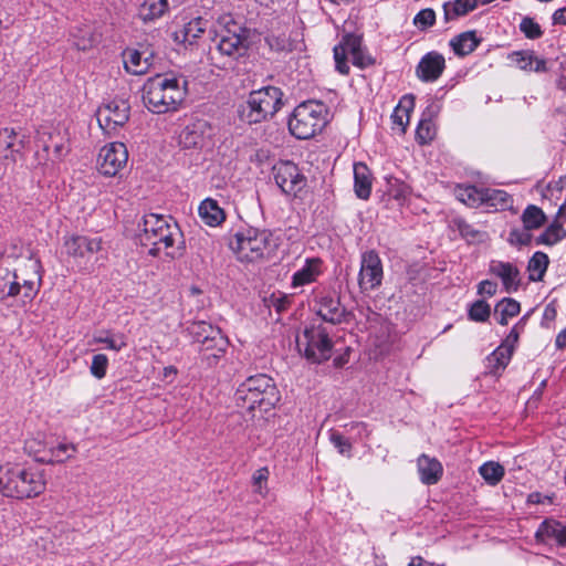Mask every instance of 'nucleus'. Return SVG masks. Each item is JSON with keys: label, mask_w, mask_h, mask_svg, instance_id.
<instances>
[{"label": "nucleus", "mask_w": 566, "mask_h": 566, "mask_svg": "<svg viewBox=\"0 0 566 566\" xmlns=\"http://www.w3.org/2000/svg\"><path fill=\"white\" fill-rule=\"evenodd\" d=\"M280 399V391L274 380L265 374L248 377L234 392L235 405L250 412L259 409L261 412L268 413Z\"/></svg>", "instance_id": "obj_1"}, {"label": "nucleus", "mask_w": 566, "mask_h": 566, "mask_svg": "<svg viewBox=\"0 0 566 566\" xmlns=\"http://www.w3.org/2000/svg\"><path fill=\"white\" fill-rule=\"evenodd\" d=\"M284 93L273 85L262 86L251 91L247 98L239 104V119L248 125L271 120L284 105Z\"/></svg>", "instance_id": "obj_2"}, {"label": "nucleus", "mask_w": 566, "mask_h": 566, "mask_svg": "<svg viewBox=\"0 0 566 566\" xmlns=\"http://www.w3.org/2000/svg\"><path fill=\"white\" fill-rule=\"evenodd\" d=\"M45 491L41 472L20 464L7 465L0 470V493L3 496L23 500L35 497Z\"/></svg>", "instance_id": "obj_3"}, {"label": "nucleus", "mask_w": 566, "mask_h": 566, "mask_svg": "<svg viewBox=\"0 0 566 566\" xmlns=\"http://www.w3.org/2000/svg\"><path fill=\"white\" fill-rule=\"evenodd\" d=\"M228 245L239 260L247 262H254L264 258L276 247L273 241V233L270 230L251 226L240 227L235 232L230 233Z\"/></svg>", "instance_id": "obj_4"}, {"label": "nucleus", "mask_w": 566, "mask_h": 566, "mask_svg": "<svg viewBox=\"0 0 566 566\" xmlns=\"http://www.w3.org/2000/svg\"><path fill=\"white\" fill-rule=\"evenodd\" d=\"M186 332L197 345V350L202 361L209 367L216 366L226 355L230 342L221 328L205 321H193Z\"/></svg>", "instance_id": "obj_5"}, {"label": "nucleus", "mask_w": 566, "mask_h": 566, "mask_svg": "<svg viewBox=\"0 0 566 566\" xmlns=\"http://www.w3.org/2000/svg\"><path fill=\"white\" fill-rule=\"evenodd\" d=\"M328 123V108L323 102L306 101L298 104L289 117L291 135L297 139H310L321 133Z\"/></svg>", "instance_id": "obj_6"}, {"label": "nucleus", "mask_w": 566, "mask_h": 566, "mask_svg": "<svg viewBox=\"0 0 566 566\" xmlns=\"http://www.w3.org/2000/svg\"><path fill=\"white\" fill-rule=\"evenodd\" d=\"M33 277L21 276L17 271L0 279V300H13L12 304L27 306L32 303L42 286V265L40 260L31 264Z\"/></svg>", "instance_id": "obj_7"}, {"label": "nucleus", "mask_w": 566, "mask_h": 566, "mask_svg": "<svg viewBox=\"0 0 566 566\" xmlns=\"http://www.w3.org/2000/svg\"><path fill=\"white\" fill-rule=\"evenodd\" d=\"M296 346L310 364L321 365L333 356L334 343L323 324L305 326L302 335L296 338Z\"/></svg>", "instance_id": "obj_8"}, {"label": "nucleus", "mask_w": 566, "mask_h": 566, "mask_svg": "<svg viewBox=\"0 0 566 566\" xmlns=\"http://www.w3.org/2000/svg\"><path fill=\"white\" fill-rule=\"evenodd\" d=\"M144 233L140 235L143 245H159L165 248L174 247L177 237L182 239L178 223L170 217L157 213L146 214L143 219Z\"/></svg>", "instance_id": "obj_9"}, {"label": "nucleus", "mask_w": 566, "mask_h": 566, "mask_svg": "<svg viewBox=\"0 0 566 566\" xmlns=\"http://www.w3.org/2000/svg\"><path fill=\"white\" fill-rule=\"evenodd\" d=\"M272 174L275 184L284 195L297 197L307 185V179L298 166L290 160L275 164Z\"/></svg>", "instance_id": "obj_10"}, {"label": "nucleus", "mask_w": 566, "mask_h": 566, "mask_svg": "<svg viewBox=\"0 0 566 566\" xmlns=\"http://www.w3.org/2000/svg\"><path fill=\"white\" fill-rule=\"evenodd\" d=\"M63 253L72 258L78 265L86 264L93 255L102 249V239L82 234L65 235L63 238Z\"/></svg>", "instance_id": "obj_11"}, {"label": "nucleus", "mask_w": 566, "mask_h": 566, "mask_svg": "<svg viewBox=\"0 0 566 566\" xmlns=\"http://www.w3.org/2000/svg\"><path fill=\"white\" fill-rule=\"evenodd\" d=\"M384 279L382 261L376 250H367L360 255L358 285L361 292L378 289Z\"/></svg>", "instance_id": "obj_12"}, {"label": "nucleus", "mask_w": 566, "mask_h": 566, "mask_svg": "<svg viewBox=\"0 0 566 566\" xmlns=\"http://www.w3.org/2000/svg\"><path fill=\"white\" fill-rule=\"evenodd\" d=\"M128 151L123 143L105 145L98 154V171L106 177H114L126 165Z\"/></svg>", "instance_id": "obj_13"}, {"label": "nucleus", "mask_w": 566, "mask_h": 566, "mask_svg": "<svg viewBox=\"0 0 566 566\" xmlns=\"http://www.w3.org/2000/svg\"><path fill=\"white\" fill-rule=\"evenodd\" d=\"M29 136L21 128L4 127L0 129V157L13 163L23 155Z\"/></svg>", "instance_id": "obj_14"}, {"label": "nucleus", "mask_w": 566, "mask_h": 566, "mask_svg": "<svg viewBox=\"0 0 566 566\" xmlns=\"http://www.w3.org/2000/svg\"><path fill=\"white\" fill-rule=\"evenodd\" d=\"M143 102L148 111L155 114H165L169 112L168 98L163 90L161 74H156L147 78L144 83L143 88Z\"/></svg>", "instance_id": "obj_15"}, {"label": "nucleus", "mask_w": 566, "mask_h": 566, "mask_svg": "<svg viewBox=\"0 0 566 566\" xmlns=\"http://www.w3.org/2000/svg\"><path fill=\"white\" fill-rule=\"evenodd\" d=\"M535 539L539 544L566 548V521L545 518L535 532Z\"/></svg>", "instance_id": "obj_16"}, {"label": "nucleus", "mask_w": 566, "mask_h": 566, "mask_svg": "<svg viewBox=\"0 0 566 566\" xmlns=\"http://www.w3.org/2000/svg\"><path fill=\"white\" fill-rule=\"evenodd\" d=\"M318 308L316 314L327 323L339 325L348 323L352 313L340 303V298L331 294L322 295L317 298Z\"/></svg>", "instance_id": "obj_17"}, {"label": "nucleus", "mask_w": 566, "mask_h": 566, "mask_svg": "<svg viewBox=\"0 0 566 566\" xmlns=\"http://www.w3.org/2000/svg\"><path fill=\"white\" fill-rule=\"evenodd\" d=\"M444 69V56L437 51H431L421 57L416 66V74L420 81L429 83L437 81Z\"/></svg>", "instance_id": "obj_18"}, {"label": "nucleus", "mask_w": 566, "mask_h": 566, "mask_svg": "<svg viewBox=\"0 0 566 566\" xmlns=\"http://www.w3.org/2000/svg\"><path fill=\"white\" fill-rule=\"evenodd\" d=\"M490 272L500 277L506 293L516 292L521 285L520 270L510 262L492 261Z\"/></svg>", "instance_id": "obj_19"}, {"label": "nucleus", "mask_w": 566, "mask_h": 566, "mask_svg": "<svg viewBox=\"0 0 566 566\" xmlns=\"http://www.w3.org/2000/svg\"><path fill=\"white\" fill-rule=\"evenodd\" d=\"M187 84L186 80L180 83V77L174 74H161V85L165 94L168 98V108L169 111L177 109L178 105H180L186 96H187Z\"/></svg>", "instance_id": "obj_20"}, {"label": "nucleus", "mask_w": 566, "mask_h": 566, "mask_svg": "<svg viewBox=\"0 0 566 566\" xmlns=\"http://www.w3.org/2000/svg\"><path fill=\"white\" fill-rule=\"evenodd\" d=\"M417 469L419 479L424 485L437 484L443 474V467L441 462L438 459L431 458L424 453L419 455L417 459Z\"/></svg>", "instance_id": "obj_21"}, {"label": "nucleus", "mask_w": 566, "mask_h": 566, "mask_svg": "<svg viewBox=\"0 0 566 566\" xmlns=\"http://www.w3.org/2000/svg\"><path fill=\"white\" fill-rule=\"evenodd\" d=\"M250 49L249 39L245 38H221L219 39L216 51L221 56L227 57L230 63L243 57Z\"/></svg>", "instance_id": "obj_22"}, {"label": "nucleus", "mask_w": 566, "mask_h": 566, "mask_svg": "<svg viewBox=\"0 0 566 566\" xmlns=\"http://www.w3.org/2000/svg\"><path fill=\"white\" fill-rule=\"evenodd\" d=\"M208 128L209 125L206 120H197L188 124L179 135V144L186 149L201 146Z\"/></svg>", "instance_id": "obj_23"}, {"label": "nucleus", "mask_w": 566, "mask_h": 566, "mask_svg": "<svg viewBox=\"0 0 566 566\" xmlns=\"http://www.w3.org/2000/svg\"><path fill=\"white\" fill-rule=\"evenodd\" d=\"M481 42L482 38L478 36L476 31L470 30L453 36L449 45L457 56L463 57L474 52Z\"/></svg>", "instance_id": "obj_24"}, {"label": "nucleus", "mask_w": 566, "mask_h": 566, "mask_svg": "<svg viewBox=\"0 0 566 566\" xmlns=\"http://www.w3.org/2000/svg\"><path fill=\"white\" fill-rule=\"evenodd\" d=\"M373 175L365 163L354 164V191L359 199L367 200L371 193Z\"/></svg>", "instance_id": "obj_25"}, {"label": "nucleus", "mask_w": 566, "mask_h": 566, "mask_svg": "<svg viewBox=\"0 0 566 566\" xmlns=\"http://www.w3.org/2000/svg\"><path fill=\"white\" fill-rule=\"evenodd\" d=\"M207 21L202 18H196L186 23L180 30L174 33V39L179 43L192 45L205 33Z\"/></svg>", "instance_id": "obj_26"}, {"label": "nucleus", "mask_w": 566, "mask_h": 566, "mask_svg": "<svg viewBox=\"0 0 566 566\" xmlns=\"http://www.w3.org/2000/svg\"><path fill=\"white\" fill-rule=\"evenodd\" d=\"M198 212L201 220L209 227L220 226L226 220V212L212 198L201 201Z\"/></svg>", "instance_id": "obj_27"}, {"label": "nucleus", "mask_w": 566, "mask_h": 566, "mask_svg": "<svg viewBox=\"0 0 566 566\" xmlns=\"http://www.w3.org/2000/svg\"><path fill=\"white\" fill-rule=\"evenodd\" d=\"M321 264L322 261L318 258L306 259L305 264L293 274L292 286L298 287L316 281Z\"/></svg>", "instance_id": "obj_28"}, {"label": "nucleus", "mask_w": 566, "mask_h": 566, "mask_svg": "<svg viewBox=\"0 0 566 566\" xmlns=\"http://www.w3.org/2000/svg\"><path fill=\"white\" fill-rule=\"evenodd\" d=\"M478 7V0H454L443 3V19L448 23L467 15Z\"/></svg>", "instance_id": "obj_29"}, {"label": "nucleus", "mask_w": 566, "mask_h": 566, "mask_svg": "<svg viewBox=\"0 0 566 566\" xmlns=\"http://www.w3.org/2000/svg\"><path fill=\"white\" fill-rule=\"evenodd\" d=\"M168 0H145L138 9V17L145 22H153L168 10Z\"/></svg>", "instance_id": "obj_30"}, {"label": "nucleus", "mask_w": 566, "mask_h": 566, "mask_svg": "<svg viewBox=\"0 0 566 566\" xmlns=\"http://www.w3.org/2000/svg\"><path fill=\"white\" fill-rule=\"evenodd\" d=\"M521 222L526 230H538L547 222V216L542 208L535 205H527L521 214Z\"/></svg>", "instance_id": "obj_31"}, {"label": "nucleus", "mask_w": 566, "mask_h": 566, "mask_svg": "<svg viewBox=\"0 0 566 566\" xmlns=\"http://www.w3.org/2000/svg\"><path fill=\"white\" fill-rule=\"evenodd\" d=\"M513 354L505 350L504 346H499L486 357L488 373L496 376L500 375L511 361Z\"/></svg>", "instance_id": "obj_32"}, {"label": "nucleus", "mask_w": 566, "mask_h": 566, "mask_svg": "<svg viewBox=\"0 0 566 566\" xmlns=\"http://www.w3.org/2000/svg\"><path fill=\"white\" fill-rule=\"evenodd\" d=\"M549 265V258L545 252L536 251L527 263L528 280L539 282L543 280Z\"/></svg>", "instance_id": "obj_33"}, {"label": "nucleus", "mask_w": 566, "mask_h": 566, "mask_svg": "<svg viewBox=\"0 0 566 566\" xmlns=\"http://www.w3.org/2000/svg\"><path fill=\"white\" fill-rule=\"evenodd\" d=\"M104 108L107 112L112 113L113 117V126L114 132H117L118 128L123 127L129 119V105L126 101L123 99H114L106 104Z\"/></svg>", "instance_id": "obj_34"}, {"label": "nucleus", "mask_w": 566, "mask_h": 566, "mask_svg": "<svg viewBox=\"0 0 566 566\" xmlns=\"http://www.w3.org/2000/svg\"><path fill=\"white\" fill-rule=\"evenodd\" d=\"M220 24L222 29L218 34V38H250V29L244 27L243 24L238 23L231 15L222 17L220 20Z\"/></svg>", "instance_id": "obj_35"}, {"label": "nucleus", "mask_w": 566, "mask_h": 566, "mask_svg": "<svg viewBox=\"0 0 566 566\" xmlns=\"http://www.w3.org/2000/svg\"><path fill=\"white\" fill-rule=\"evenodd\" d=\"M413 106V95H406L402 97L391 115L394 124L400 126L402 133L406 132V126L408 125L410 117L409 113L412 111Z\"/></svg>", "instance_id": "obj_36"}, {"label": "nucleus", "mask_w": 566, "mask_h": 566, "mask_svg": "<svg viewBox=\"0 0 566 566\" xmlns=\"http://www.w3.org/2000/svg\"><path fill=\"white\" fill-rule=\"evenodd\" d=\"M69 450L75 451L74 444L60 443L56 447L51 448L49 451H44L42 455H36V461L41 463H63L71 458L67 453Z\"/></svg>", "instance_id": "obj_37"}, {"label": "nucleus", "mask_w": 566, "mask_h": 566, "mask_svg": "<svg viewBox=\"0 0 566 566\" xmlns=\"http://www.w3.org/2000/svg\"><path fill=\"white\" fill-rule=\"evenodd\" d=\"M484 190L485 188L476 187L473 185L459 187L458 198L469 207L476 208L484 205Z\"/></svg>", "instance_id": "obj_38"}, {"label": "nucleus", "mask_w": 566, "mask_h": 566, "mask_svg": "<svg viewBox=\"0 0 566 566\" xmlns=\"http://www.w3.org/2000/svg\"><path fill=\"white\" fill-rule=\"evenodd\" d=\"M494 312L495 314H500L497 323L501 325H507L509 318H512L520 314L521 304L514 298L504 297L500 302H497Z\"/></svg>", "instance_id": "obj_39"}, {"label": "nucleus", "mask_w": 566, "mask_h": 566, "mask_svg": "<svg viewBox=\"0 0 566 566\" xmlns=\"http://www.w3.org/2000/svg\"><path fill=\"white\" fill-rule=\"evenodd\" d=\"M124 64L126 71L135 75L146 73L150 65L148 57L143 60L142 53L137 50H129L127 52V57L125 59Z\"/></svg>", "instance_id": "obj_40"}, {"label": "nucleus", "mask_w": 566, "mask_h": 566, "mask_svg": "<svg viewBox=\"0 0 566 566\" xmlns=\"http://www.w3.org/2000/svg\"><path fill=\"white\" fill-rule=\"evenodd\" d=\"M480 475L490 485H496L504 476V468L494 461H488L479 468Z\"/></svg>", "instance_id": "obj_41"}, {"label": "nucleus", "mask_w": 566, "mask_h": 566, "mask_svg": "<svg viewBox=\"0 0 566 566\" xmlns=\"http://www.w3.org/2000/svg\"><path fill=\"white\" fill-rule=\"evenodd\" d=\"M453 223L459 231L462 239H464L468 243H475L483 241L485 237V232L475 229L472 224L468 223L462 218H455Z\"/></svg>", "instance_id": "obj_42"}, {"label": "nucleus", "mask_w": 566, "mask_h": 566, "mask_svg": "<svg viewBox=\"0 0 566 566\" xmlns=\"http://www.w3.org/2000/svg\"><path fill=\"white\" fill-rule=\"evenodd\" d=\"M484 205L506 209L512 203V197L504 190L485 188Z\"/></svg>", "instance_id": "obj_43"}, {"label": "nucleus", "mask_w": 566, "mask_h": 566, "mask_svg": "<svg viewBox=\"0 0 566 566\" xmlns=\"http://www.w3.org/2000/svg\"><path fill=\"white\" fill-rule=\"evenodd\" d=\"M491 315V307L484 300H476L468 308V317L472 322L485 323Z\"/></svg>", "instance_id": "obj_44"}, {"label": "nucleus", "mask_w": 566, "mask_h": 566, "mask_svg": "<svg viewBox=\"0 0 566 566\" xmlns=\"http://www.w3.org/2000/svg\"><path fill=\"white\" fill-rule=\"evenodd\" d=\"M387 185L388 195L399 203L403 202L410 195L411 188L398 178L388 179Z\"/></svg>", "instance_id": "obj_45"}, {"label": "nucleus", "mask_w": 566, "mask_h": 566, "mask_svg": "<svg viewBox=\"0 0 566 566\" xmlns=\"http://www.w3.org/2000/svg\"><path fill=\"white\" fill-rule=\"evenodd\" d=\"M363 42V33L357 34L354 32H345L337 45H342L346 52L348 51L352 54L353 57L364 46Z\"/></svg>", "instance_id": "obj_46"}, {"label": "nucleus", "mask_w": 566, "mask_h": 566, "mask_svg": "<svg viewBox=\"0 0 566 566\" xmlns=\"http://www.w3.org/2000/svg\"><path fill=\"white\" fill-rule=\"evenodd\" d=\"M509 60L523 71H532L534 64L533 51H514L509 54Z\"/></svg>", "instance_id": "obj_47"}, {"label": "nucleus", "mask_w": 566, "mask_h": 566, "mask_svg": "<svg viewBox=\"0 0 566 566\" xmlns=\"http://www.w3.org/2000/svg\"><path fill=\"white\" fill-rule=\"evenodd\" d=\"M436 135L434 126L430 122L419 120L416 128V140L419 145L429 144Z\"/></svg>", "instance_id": "obj_48"}, {"label": "nucleus", "mask_w": 566, "mask_h": 566, "mask_svg": "<svg viewBox=\"0 0 566 566\" xmlns=\"http://www.w3.org/2000/svg\"><path fill=\"white\" fill-rule=\"evenodd\" d=\"M520 30L527 39L536 40L543 35L541 25L530 17H524L520 23Z\"/></svg>", "instance_id": "obj_49"}, {"label": "nucleus", "mask_w": 566, "mask_h": 566, "mask_svg": "<svg viewBox=\"0 0 566 566\" xmlns=\"http://www.w3.org/2000/svg\"><path fill=\"white\" fill-rule=\"evenodd\" d=\"M329 440L340 454L346 455L347 458L352 457L353 444L348 438L344 437L338 431H332Z\"/></svg>", "instance_id": "obj_50"}, {"label": "nucleus", "mask_w": 566, "mask_h": 566, "mask_svg": "<svg viewBox=\"0 0 566 566\" xmlns=\"http://www.w3.org/2000/svg\"><path fill=\"white\" fill-rule=\"evenodd\" d=\"M436 23V12L431 8L420 10L413 18V24L419 30H426Z\"/></svg>", "instance_id": "obj_51"}, {"label": "nucleus", "mask_w": 566, "mask_h": 566, "mask_svg": "<svg viewBox=\"0 0 566 566\" xmlns=\"http://www.w3.org/2000/svg\"><path fill=\"white\" fill-rule=\"evenodd\" d=\"M264 301L268 307H273L279 314L285 312L291 303L290 297L282 292L272 293Z\"/></svg>", "instance_id": "obj_52"}, {"label": "nucleus", "mask_w": 566, "mask_h": 566, "mask_svg": "<svg viewBox=\"0 0 566 566\" xmlns=\"http://www.w3.org/2000/svg\"><path fill=\"white\" fill-rule=\"evenodd\" d=\"M548 239H551L552 243L555 245L562 240L566 238V230L563 227V222L558 220H553L543 231Z\"/></svg>", "instance_id": "obj_53"}, {"label": "nucleus", "mask_w": 566, "mask_h": 566, "mask_svg": "<svg viewBox=\"0 0 566 566\" xmlns=\"http://www.w3.org/2000/svg\"><path fill=\"white\" fill-rule=\"evenodd\" d=\"M108 367V358L104 354H96L93 356L92 364L90 367L91 374L97 378L102 379L105 377Z\"/></svg>", "instance_id": "obj_54"}, {"label": "nucleus", "mask_w": 566, "mask_h": 566, "mask_svg": "<svg viewBox=\"0 0 566 566\" xmlns=\"http://www.w3.org/2000/svg\"><path fill=\"white\" fill-rule=\"evenodd\" d=\"M333 55L335 61V70L342 75L349 74V65L347 62L346 51L342 45H335L333 49Z\"/></svg>", "instance_id": "obj_55"}, {"label": "nucleus", "mask_w": 566, "mask_h": 566, "mask_svg": "<svg viewBox=\"0 0 566 566\" xmlns=\"http://www.w3.org/2000/svg\"><path fill=\"white\" fill-rule=\"evenodd\" d=\"M353 64L360 69L365 70L376 64V59L368 52L366 46H363L353 57Z\"/></svg>", "instance_id": "obj_56"}, {"label": "nucleus", "mask_w": 566, "mask_h": 566, "mask_svg": "<svg viewBox=\"0 0 566 566\" xmlns=\"http://www.w3.org/2000/svg\"><path fill=\"white\" fill-rule=\"evenodd\" d=\"M97 122L99 127L106 133L112 134L115 133L112 128L113 124V117L112 113L107 112L104 107L99 108L97 112Z\"/></svg>", "instance_id": "obj_57"}, {"label": "nucleus", "mask_w": 566, "mask_h": 566, "mask_svg": "<svg viewBox=\"0 0 566 566\" xmlns=\"http://www.w3.org/2000/svg\"><path fill=\"white\" fill-rule=\"evenodd\" d=\"M557 316V310L555 301L548 303L543 312L542 326L549 327V324L555 321Z\"/></svg>", "instance_id": "obj_58"}, {"label": "nucleus", "mask_w": 566, "mask_h": 566, "mask_svg": "<svg viewBox=\"0 0 566 566\" xmlns=\"http://www.w3.org/2000/svg\"><path fill=\"white\" fill-rule=\"evenodd\" d=\"M440 112V105L434 101H429V104L423 109L420 120L432 123Z\"/></svg>", "instance_id": "obj_59"}, {"label": "nucleus", "mask_w": 566, "mask_h": 566, "mask_svg": "<svg viewBox=\"0 0 566 566\" xmlns=\"http://www.w3.org/2000/svg\"><path fill=\"white\" fill-rule=\"evenodd\" d=\"M521 333L515 331L514 328H511L510 333L505 337V339L501 343L500 346H504L505 350H510L511 354L514 353L515 347L518 343Z\"/></svg>", "instance_id": "obj_60"}, {"label": "nucleus", "mask_w": 566, "mask_h": 566, "mask_svg": "<svg viewBox=\"0 0 566 566\" xmlns=\"http://www.w3.org/2000/svg\"><path fill=\"white\" fill-rule=\"evenodd\" d=\"M94 342L97 344H104L108 349L119 352L122 348L126 346L125 342L117 343L109 336H96L94 337Z\"/></svg>", "instance_id": "obj_61"}, {"label": "nucleus", "mask_w": 566, "mask_h": 566, "mask_svg": "<svg viewBox=\"0 0 566 566\" xmlns=\"http://www.w3.org/2000/svg\"><path fill=\"white\" fill-rule=\"evenodd\" d=\"M497 291V284L490 280L481 281L478 285V293L493 296Z\"/></svg>", "instance_id": "obj_62"}, {"label": "nucleus", "mask_w": 566, "mask_h": 566, "mask_svg": "<svg viewBox=\"0 0 566 566\" xmlns=\"http://www.w3.org/2000/svg\"><path fill=\"white\" fill-rule=\"evenodd\" d=\"M527 503L530 504H552L553 499L549 495L542 494L539 492H532L527 496Z\"/></svg>", "instance_id": "obj_63"}, {"label": "nucleus", "mask_w": 566, "mask_h": 566, "mask_svg": "<svg viewBox=\"0 0 566 566\" xmlns=\"http://www.w3.org/2000/svg\"><path fill=\"white\" fill-rule=\"evenodd\" d=\"M566 187V176H562L559 177L558 180L556 181H551L547 186H546V190L549 191V192H562L564 190V188Z\"/></svg>", "instance_id": "obj_64"}]
</instances>
